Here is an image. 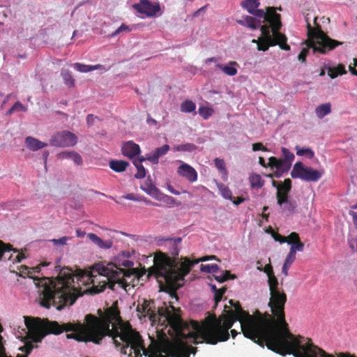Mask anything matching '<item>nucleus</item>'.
<instances>
[{
	"label": "nucleus",
	"mask_w": 357,
	"mask_h": 357,
	"mask_svg": "<svg viewBox=\"0 0 357 357\" xmlns=\"http://www.w3.org/2000/svg\"><path fill=\"white\" fill-rule=\"evenodd\" d=\"M199 114L204 119H207L211 115V110L207 107H200Z\"/></svg>",
	"instance_id": "a18cd8bd"
},
{
	"label": "nucleus",
	"mask_w": 357,
	"mask_h": 357,
	"mask_svg": "<svg viewBox=\"0 0 357 357\" xmlns=\"http://www.w3.org/2000/svg\"><path fill=\"white\" fill-rule=\"evenodd\" d=\"M197 149V146L192 143H185L174 146L173 149L176 151L192 152Z\"/></svg>",
	"instance_id": "c756f323"
},
{
	"label": "nucleus",
	"mask_w": 357,
	"mask_h": 357,
	"mask_svg": "<svg viewBox=\"0 0 357 357\" xmlns=\"http://www.w3.org/2000/svg\"><path fill=\"white\" fill-rule=\"evenodd\" d=\"M131 31H132V29L129 26H128L125 24H122L116 31H114L113 33L109 34V37L114 38L122 33H128Z\"/></svg>",
	"instance_id": "79ce46f5"
},
{
	"label": "nucleus",
	"mask_w": 357,
	"mask_h": 357,
	"mask_svg": "<svg viewBox=\"0 0 357 357\" xmlns=\"http://www.w3.org/2000/svg\"><path fill=\"white\" fill-rule=\"evenodd\" d=\"M331 112V107L330 103H325L319 105L316 109L315 113L318 118L322 119Z\"/></svg>",
	"instance_id": "393cba45"
},
{
	"label": "nucleus",
	"mask_w": 357,
	"mask_h": 357,
	"mask_svg": "<svg viewBox=\"0 0 357 357\" xmlns=\"http://www.w3.org/2000/svg\"><path fill=\"white\" fill-rule=\"evenodd\" d=\"M264 36L265 38V41H264L263 43H258L257 50L259 51H264V52L267 51L270 46H273L275 45H279L280 48L284 50H290V46L287 44V39L284 42L279 41L276 39H274L272 41H269V40H268L267 38L265 36Z\"/></svg>",
	"instance_id": "4468645a"
},
{
	"label": "nucleus",
	"mask_w": 357,
	"mask_h": 357,
	"mask_svg": "<svg viewBox=\"0 0 357 357\" xmlns=\"http://www.w3.org/2000/svg\"><path fill=\"white\" fill-rule=\"evenodd\" d=\"M200 270L202 272L207 273H217L219 271V266L215 264H202Z\"/></svg>",
	"instance_id": "4c0bfd02"
},
{
	"label": "nucleus",
	"mask_w": 357,
	"mask_h": 357,
	"mask_svg": "<svg viewBox=\"0 0 357 357\" xmlns=\"http://www.w3.org/2000/svg\"><path fill=\"white\" fill-rule=\"evenodd\" d=\"M249 13L257 17L263 18L268 22V25L261 26V33L268 40L272 41L276 39L284 42L287 40L286 36L279 31L282 26L280 15L276 13L273 8H268L267 13L262 9L256 8L252 10V13Z\"/></svg>",
	"instance_id": "20e7f679"
},
{
	"label": "nucleus",
	"mask_w": 357,
	"mask_h": 357,
	"mask_svg": "<svg viewBox=\"0 0 357 357\" xmlns=\"http://www.w3.org/2000/svg\"><path fill=\"white\" fill-rule=\"evenodd\" d=\"M25 144L26 147L32 151H36L47 146V143L43 142L31 136L25 138Z\"/></svg>",
	"instance_id": "f3484780"
},
{
	"label": "nucleus",
	"mask_w": 357,
	"mask_h": 357,
	"mask_svg": "<svg viewBox=\"0 0 357 357\" xmlns=\"http://www.w3.org/2000/svg\"><path fill=\"white\" fill-rule=\"evenodd\" d=\"M259 150H261L263 151H269L267 148L264 146L262 143L258 142V143H255L252 144V151H259Z\"/></svg>",
	"instance_id": "603ef678"
},
{
	"label": "nucleus",
	"mask_w": 357,
	"mask_h": 357,
	"mask_svg": "<svg viewBox=\"0 0 357 357\" xmlns=\"http://www.w3.org/2000/svg\"><path fill=\"white\" fill-rule=\"evenodd\" d=\"M211 291L214 294V301L216 303H218L220 301H221L223 294H225V289H218L215 284H211Z\"/></svg>",
	"instance_id": "ea45409f"
},
{
	"label": "nucleus",
	"mask_w": 357,
	"mask_h": 357,
	"mask_svg": "<svg viewBox=\"0 0 357 357\" xmlns=\"http://www.w3.org/2000/svg\"><path fill=\"white\" fill-rule=\"evenodd\" d=\"M73 153H74V151H62V152L59 153L57 155V157H58V158H59V159H71V158H72V155H73Z\"/></svg>",
	"instance_id": "09e8293b"
},
{
	"label": "nucleus",
	"mask_w": 357,
	"mask_h": 357,
	"mask_svg": "<svg viewBox=\"0 0 357 357\" xmlns=\"http://www.w3.org/2000/svg\"><path fill=\"white\" fill-rule=\"evenodd\" d=\"M259 163L260 164V165H261L264 167H270V166L268 165L269 161L268 162H266V161L263 157L259 158Z\"/></svg>",
	"instance_id": "680f3d73"
},
{
	"label": "nucleus",
	"mask_w": 357,
	"mask_h": 357,
	"mask_svg": "<svg viewBox=\"0 0 357 357\" xmlns=\"http://www.w3.org/2000/svg\"><path fill=\"white\" fill-rule=\"evenodd\" d=\"M249 180L252 188H260L264 185V181H262L261 176L259 174H253L250 175Z\"/></svg>",
	"instance_id": "7c9ffc66"
},
{
	"label": "nucleus",
	"mask_w": 357,
	"mask_h": 357,
	"mask_svg": "<svg viewBox=\"0 0 357 357\" xmlns=\"http://www.w3.org/2000/svg\"><path fill=\"white\" fill-rule=\"evenodd\" d=\"M122 197L126 199L136 201V202L144 201L148 204H151V205H153L155 206H160V205L156 202H152L150 200H147L145 198L142 199L133 193L127 194V195L123 196Z\"/></svg>",
	"instance_id": "473e14b6"
},
{
	"label": "nucleus",
	"mask_w": 357,
	"mask_h": 357,
	"mask_svg": "<svg viewBox=\"0 0 357 357\" xmlns=\"http://www.w3.org/2000/svg\"><path fill=\"white\" fill-rule=\"evenodd\" d=\"M304 250V243L301 242L300 241L298 242H294L291 244V248L289 252L294 254H296L297 251L302 252Z\"/></svg>",
	"instance_id": "37998d69"
},
{
	"label": "nucleus",
	"mask_w": 357,
	"mask_h": 357,
	"mask_svg": "<svg viewBox=\"0 0 357 357\" xmlns=\"http://www.w3.org/2000/svg\"><path fill=\"white\" fill-rule=\"evenodd\" d=\"M281 151L282 158H269L268 165L271 169H275L274 176L277 178L282 176L289 170L295 158L294 154L285 147H282Z\"/></svg>",
	"instance_id": "0eeeda50"
},
{
	"label": "nucleus",
	"mask_w": 357,
	"mask_h": 357,
	"mask_svg": "<svg viewBox=\"0 0 357 357\" xmlns=\"http://www.w3.org/2000/svg\"><path fill=\"white\" fill-rule=\"evenodd\" d=\"M216 259L215 255L205 256L194 261L190 260L188 257H182L180 261H172L167 257L165 259V264L162 268V275L168 280H174L176 279L184 280V277L190 271L192 267L201 261Z\"/></svg>",
	"instance_id": "7ed1b4c3"
},
{
	"label": "nucleus",
	"mask_w": 357,
	"mask_h": 357,
	"mask_svg": "<svg viewBox=\"0 0 357 357\" xmlns=\"http://www.w3.org/2000/svg\"><path fill=\"white\" fill-rule=\"evenodd\" d=\"M229 64L230 66H224L220 63H218L216 66L226 75L234 76L237 74V69L234 67L235 66H237V63L235 61H231Z\"/></svg>",
	"instance_id": "5701e85b"
},
{
	"label": "nucleus",
	"mask_w": 357,
	"mask_h": 357,
	"mask_svg": "<svg viewBox=\"0 0 357 357\" xmlns=\"http://www.w3.org/2000/svg\"><path fill=\"white\" fill-rule=\"evenodd\" d=\"M277 202L283 212L287 213L288 214L294 213L298 206L296 202L289 199V197L277 199Z\"/></svg>",
	"instance_id": "dca6fc26"
},
{
	"label": "nucleus",
	"mask_w": 357,
	"mask_h": 357,
	"mask_svg": "<svg viewBox=\"0 0 357 357\" xmlns=\"http://www.w3.org/2000/svg\"><path fill=\"white\" fill-rule=\"evenodd\" d=\"M169 149L170 146L168 144H164L156 148L153 152L146 154L145 157H142L141 161L149 160L151 164L157 165L159 162V158L166 155Z\"/></svg>",
	"instance_id": "f8f14e48"
},
{
	"label": "nucleus",
	"mask_w": 357,
	"mask_h": 357,
	"mask_svg": "<svg viewBox=\"0 0 357 357\" xmlns=\"http://www.w3.org/2000/svg\"><path fill=\"white\" fill-rule=\"evenodd\" d=\"M121 265L125 266V267H131L133 265V262L130 261V260H128V259H125L121 263Z\"/></svg>",
	"instance_id": "69168bd1"
},
{
	"label": "nucleus",
	"mask_w": 357,
	"mask_h": 357,
	"mask_svg": "<svg viewBox=\"0 0 357 357\" xmlns=\"http://www.w3.org/2000/svg\"><path fill=\"white\" fill-rule=\"evenodd\" d=\"M244 22L245 26H248L252 29H257L261 24V20H257L253 17L246 15L244 17Z\"/></svg>",
	"instance_id": "2f4dec72"
},
{
	"label": "nucleus",
	"mask_w": 357,
	"mask_h": 357,
	"mask_svg": "<svg viewBox=\"0 0 357 357\" xmlns=\"http://www.w3.org/2000/svg\"><path fill=\"white\" fill-rule=\"evenodd\" d=\"M259 5V0H245L241 3V6L248 13H252V10L257 8Z\"/></svg>",
	"instance_id": "cd10ccee"
},
{
	"label": "nucleus",
	"mask_w": 357,
	"mask_h": 357,
	"mask_svg": "<svg viewBox=\"0 0 357 357\" xmlns=\"http://www.w3.org/2000/svg\"><path fill=\"white\" fill-rule=\"evenodd\" d=\"M349 214L352 217L354 224L355 227L357 228V211L350 210L349 211Z\"/></svg>",
	"instance_id": "4d7b16f0"
},
{
	"label": "nucleus",
	"mask_w": 357,
	"mask_h": 357,
	"mask_svg": "<svg viewBox=\"0 0 357 357\" xmlns=\"http://www.w3.org/2000/svg\"><path fill=\"white\" fill-rule=\"evenodd\" d=\"M291 189V180L286 178L282 183L280 184L278 190L276 192V198L289 197V193Z\"/></svg>",
	"instance_id": "6ab92c4d"
},
{
	"label": "nucleus",
	"mask_w": 357,
	"mask_h": 357,
	"mask_svg": "<svg viewBox=\"0 0 357 357\" xmlns=\"http://www.w3.org/2000/svg\"><path fill=\"white\" fill-rule=\"evenodd\" d=\"M326 69L328 71V75L331 79H335L338 75L347 74L345 66L343 64H338L336 66H327Z\"/></svg>",
	"instance_id": "aec40b11"
},
{
	"label": "nucleus",
	"mask_w": 357,
	"mask_h": 357,
	"mask_svg": "<svg viewBox=\"0 0 357 357\" xmlns=\"http://www.w3.org/2000/svg\"><path fill=\"white\" fill-rule=\"evenodd\" d=\"M230 273L228 272V271H225L222 273H221L220 275H215V280L219 282H225V280L229 279L230 278Z\"/></svg>",
	"instance_id": "de8ad7c7"
},
{
	"label": "nucleus",
	"mask_w": 357,
	"mask_h": 357,
	"mask_svg": "<svg viewBox=\"0 0 357 357\" xmlns=\"http://www.w3.org/2000/svg\"><path fill=\"white\" fill-rule=\"evenodd\" d=\"M164 196L165 194L161 192L158 188H156L155 192H154V193L151 195V197L160 202H162Z\"/></svg>",
	"instance_id": "3c124183"
},
{
	"label": "nucleus",
	"mask_w": 357,
	"mask_h": 357,
	"mask_svg": "<svg viewBox=\"0 0 357 357\" xmlns=\"http://www.w3.org/2000/svg\"><path fill=\"white\" fill-rule=\"evenodd\" d=\"M162 202L166 204L168 207H172L174 205L179 206L181 204L180 202H176V199L169 195H165L163 197Z\"/></svg>",
	"instance_id": "c03bdc74"
},
{
	"label": "nucleus",
	"mask_w": 357,
	"mask_h": 357,
	"mask_svg": "<svg viewBox=\"0 0 357 357\" xmlns=\"http://www.w3.org/2000/svg\"><path fill=\"white\" fill-rule=\"evenodd\" d=\"M244 199L241 197L235 198L234 200L232 199L233 204L238 206L240 204L243 203Z\"/></svg>",
	"instance_id": "774afa93"
},
{
	"label": "nucleus",
	"mask_w": 357,
	"mask_h": 357,
	"mask_svg": "<svg viewBox=\"0 0 357 357\" xmlns=\"http://www.w3.org/2000/svg\"><path fill=\"white\" fill-rule=\"evenodd\" d=\"M205 10H206V6H203V7L200 8L196 12H195L194 16L195 17L199 16L200 15L204 13Z\"/></svg>",
	"instance_id": "0e129e2a"
},
{
	"label": "nucleus",
	"mask_w": 357,
	"mask_h": 357,
	"mask_svg": "<svg viewBox=\"0 0 357 357\" xmlns=\"http://www.w3.org/2000/svg\"><path fill=\"white\" fill-rule=\"evenodd\" d=\"M181 242L182 238L181 237H176V238H158L156 239V243L157 245L162 248L164 250H165L167 254L172 255L174 257V258H171L169 256L163 255L162 258L161 259L159 264H158V268H159V274L160 276L164 278V279L169 283H174L177 282L182 281V279H176L174 280H170L167 279L162 273V268L163 265L165 264V258L168 257L172 261H180V259L182 258H176L179 254L181 248Z\"/></svg>",
	"instance_id": "423d86ee"
},
{
	"label": "nucleus",
	"mask_w": 357,
	"mask_h": 357,
	"mask_svg": "<svg viewBox=\"0 0 357 357\" xmlns=\"http://www.w3.org/2000/svg\"><path fill=\"white\" fill-rule=\"evenodd\" d=\"M178 174L185 177L190 182H195L197 179V174L195 169L187 163L183 162L178 168Z\"/></svg>",
	"instance_id": "ddd939ff"
},
{
	"label": "nucleus",
	"mask_w": 357,
	"mask_h": 357,
	"mask_svg": "<svg viewBox=\"0 0 357 357\" xmlns=\"http://www.w3.org/2000/svg\"><path fill=\"white\" fill-rule=\"evenodd\" d=\"M129 163L124 160H111L109 167L116 172H122L125 171Z\"/></svg>",
	"instance_id": "b1692460"
},
{
	"label": "nucleus",
	"mask_w": 357,
	"mask_h": 357,
	"mask_svg": "<svg viewBox=\"0 0 357 357\" xmlns=\"http://www.w3.org/2000/svg\"><path fill=\"white\" fill-rule=\"evenodd\" d=\"M179 333L182 340H176L171 346L169 355L171 357H190V354L195 355L197 352V349L188 344L186 341L188 337L183 333Z\"/></svg>",
	"instance_id": "1a4fd4ad"
},
{
	"label": "nucleus",
	"mask_w": 357,
	"mask_h": 357,
	"mask_svg": "<svg viewBox=\"0 0 357 357\" xmlns=\"http://www.w3.org/2000/svg\"><path fill=\"white\" fill-rule=\"evenodd\" d=\"M307 34L310 39V46L313 48L314 52L326 54L327 52L342 45L341 42L328 37L319 27L313 28L310 23H307Z\"/></svg>",
	"instance_id": "39448f33"
},
{
	"label": "nucleus",
	"mask_w": 357,
	"mask_h": 357,
	"mask_svg": "<svg viewBox=\"0 0 357 357\" xmlns=\"http://www.w3.org/2000/svg\"><path fill=\"white\" fill-rule=\"evenodd\" d=\"M156 188H157L152 183L149 178L141 185V189L150 196L155 192Z\"/></svg>",
	"instance_id": "c85d7f7f"
},
{
	"label": "nucleus",
	"mask_w": 357,
	"mask_h": 357,
	"mask_svg": "<svg viewBox=\"0 0 357 357\" xmlns=\"http://www.w3.org/2000/svg\"><path fill=\"white\" fill-rule=\"evenodd\" d=\"M121 151L124 156L132 158L139 154L140 148L138 144L129 141L122 146Z\"/></svg>",
	"instance_id": "2eb2a0df"
},
{
	"label": "nucleus",
	"mask_w": 357,
	"mask_h": 357,
	"mask_svg": "<svg viewBox=\"0 0 357 357\" xmlns=\"http://www.w3.org/2000/svg\"><path fill=\"white\" fill-rule=\"evenodd\" d=\"M141 158L139 160H134L133 163L137 168V173L135 174L136 178H143L146 176V169L142 165Z\"/></svg>",
	"instance_id": "72a5a7b5"
},
{
	"label": "nucleus",
	"mask_w": 357,
	"mask_h": 357,
	"mask_svg": "<svg viewBox=\"0 0 357 357\" xmlns=\"http://www.w3.org/2000/svg\"><path fill=\"white\" fill-rule=\"evenodd\" d=\"M323 174V170H317L311 167L305 166L301 162H296L291 172L293 178H300L307 182H317L322 177Z\"/></svg>",
	"instance_id": "6e6552de"
},
{
	"label": "nucleus",
	"mask_w": 357,
	"mask_h": 357,
	"mask_svg": "<svg viewBox=\"0 0 357 357\" xmlns=\"http://www.w3.org/2000/svg\"><path fill=\"white\" fill-rule=\"evenodd\" d=\"M264 271L268 276L270 301L272 315L257 312L251 315L243 310L238 303L230 300L234 309H229L227 314L211 322L192 321V339L194 344L205 342L216 344L229 337V330L234 322L238 321L244 336L262 347L266 344L280 355L292 354L295 357H356L347 353H340L337 356L326 353L315 346L308 338L294 335L289 329L284 318V305L287 296L278 287V282L272 267L266 266Z\"/></svg>",
	"instance_id": "f257e3e1"
},
{
	"label": "nucleus",
	"mask_w": 357,
	"mask_h": 357,
	"mask_svg": "<svg viewBox=\"0 0 357 357\" xmlns=\"http://www.w3.org/2000/svg\"><path fill=\"white\" fill-rule=\"evenodd\" d=\"M215 165L217 167V169L220 172H225V165L223 160L220 158H215L214 160Z\"/></svg>",
	"instance_id": "49530a36"
},
{
	"label": "nucleus",
	"mask_w": 357,
	"mask_h": 357,
	"mask_svg": "<svg viewBox=\"0 0 357 357\" xmlns=\"http://www.w3.org/2000/svg\"><path fill=\"white\" fill-rule=\"evenodd\" d=\"M289 240L287 239V242L288 244H292V243L299 241V236L296 232H292L289 236Z\"/></svg>",
	"instance_id": "8fccbe9b"
},
{
	"label": "nucleus",
	"mask_w": 357,
	"mask_h": 357,
	"mask_svg": "<svg viewBox=\"0 0 357 357\" xmlns=\"http://www.w3.org/2000/svg\"><path fill=\"white\" fill-rule=\"evenodd\" d=\"M133 8L139 13L146 17H153L160 10L159 4H153L149 0H139V2L132 5Z\"/></svg>",
	"instance_id": "9b49d317"
},
{
	"label": "nucleus",
	"mask_w": 357,
	"mask_h": 357,
	"mask_svg": "<svg viewBox=\"0 0 357 357\" xmlns=\"http://www.w3.org/2000/svg\"><path fill=\"white\" fill-rule=\"evenodd\" d=\"M168 324L175 331H178L183 326V321L177 314H170L168 313L166 316Z\"/></svg>",
	"instance_id": "412c9836"
},
{
	"label": "nucleus",
	"mask_w": 357,
	"mask_h": 357,
	"mask_svg": "<svg viewBox=\"0 0 357 357\" xmlns=\"http://www.w3.org/2000/svg\"><path fill=\"white\" fill-rule=\"evenodd\" d=\"M307 51L305 50H303L301 52L298 54V59L301 62H304L305 61V57L307 56Z\"/></svg>",
	"instance_id": "bf43d9fd"
},
{
	"label": "nucleus",
	"mask_w": 357,
	"mask_h": 357,
	"mask_svg": "<svg viewBox=\"0 0 357 357\" xmlns=\"http://www.w3.org/2000/svg\"><path fill=\"white\" fill-rule=\"evenodd\" d=\"M274 238L276 241H279L280 243H286L287 242V238L286 237L284 236H282L280 234H277L276 236H274Z\"/></svg>",
	"instance_id": "052dcab7"
},
{
	"label": "nucleus",
	"mask_w": 357,
	"mask_h": 357,
	"mask_svg": "<svg viewBox=\"0 0 357 357\" xmlns=\"http://www.w3.org/2000/svg\"><path fill=\"white\" fill-rule=\"evenodd\" d=\"M137 311L144 317H148L151 320L155 321L156 314L152 311L148 305H142L137 306Z\"/></svg>",
	"instance_id": "bb28decb"
},
{
	"label": "nucleus",
	"mask_w": 357,
	"mask_h": 357,
	"mask_svg": "<svg viewBox=\"0 0 357 357\" xmlns=\"http://www.w3.org/2000/svg\"><path fill=\"white\" fill-rule=\"evenodd\" d=\"M77 142V136L67 130L59 131L54 133L50 139L51 146L56 147H70L75 146Z\"/></svg>",
	"instance_id": "9d476101"
},
{
	"label": "nucleus",
	"mask_w": 357,
	"mask_h": 357,
	"mask_svg": "<svg viewBox=\"0 0 357 357\" xmlns=\"http://www.w3.org/2000/svg\"><path fill=\"white\" fill-rule=\"evenodd\" d=\"M97 117L93 116V114H89L87 116H86V123L88 124L89 126H91L93 123H94V120L96 119Z\"/></svg>",
	"instance_id": "13d9d810"
},
{
	"label": "nucleus",
	"mask_w": 357,
	"mask_h": 357,
	"mask_svg": "<svg viewBox=\"0 0 357 357\" xmlns=\"http://www.w3.org/2000/svg\"><path fill=\"white\" fill-rule=\"evenodd\" d=\"M76 235L77 237L82 238L86 235V232L80 229H77Z\"/></svg>",
	"instance_id": "338daca9"
},
{
	"label": "nucleus",
	"mask_w": 357,
	"mask_h": 357,
	"mask_svg": "<svg viewBox=\"0 0 357 357\" xmlns=\"http://www.w3.org/2000/svg\"><path fill=\"white\" fill-rule=\"evenodd\" d=\"M13 107L15 112H26L27 110V108L19 101L16 102Z\"/></svg>",
	"instance_id": "864d4df0"
},
{
	"label": "nucleus",
	"mask_w": 357,
	"mask_h": 357,
	"mask_svg": "<svg viewBox=\"0 0 357 357\" xmlns=\"http://www.w3.org/2000/svg\"><path fill=\"white\" fill-rule=\"evenodd\" d=\"M71 160H73L76 165H81L82 163V158L81 155L75 151H74Z\"/></svg>",
	"instance_id": "5fc2aeb1"
},
{
	"label": "nucleus",
	"mask_w": 357,
	"mask_h": 357,
	"mask_svg": "<svg viewBox=\"0 0 357 357\" xmlns=\"http://www.w3.org/2000/svg\"><path fill=\"white\" fill-rule=\"evenodd\" d=\"M196 105L192 100H186L181 105V111L185 113H190L195 110Z\"/></svg>",
	"instance_id": "e433bc0d"
},
{
	"label": "nucleus",
	"mask_w": 357,
	"mask_h": 357,
	"mask_svg": "<svg viewBox=\"0 0 357 357\" xmlns=\"http://www.w3.org/2000/svg\"><path fill=\"white\" fill-rule=\"evenodd\" d=\"M13 250L10 245L4 243L0 240V261L10 260L12 254L10 252Z\"/></svg>",
	"instance_id": "4be33fe9"
},
{
	"label": "nucleus",
	"mask_w": 357,
	"mask_h": 357,
	"mask_svg": "<svg viewBox=\"0 0 357 357\" xmlns=\"http://www.w3.org/2000/svg\"><path fill=\"white\" fill-rule=\"evenodd\" d=\"M295 259L296 255L289 252L287 256L286 257L284 263L291 266Z\"/></svg>",
	"instance_id": "6e6d98bb"
},
{
	"label": "nucleus",
	"mask_w": 357,
	"mask_h": 357,
	"mask_svg": "<svg viewBox=\"0 0 357 357\" xmlns=\"http://www.w3.org/2000/svg\"><path fill=\"white\" fill-rule=\"evenodd\" d=\"M87 237L90 239L91 242H93L95 245H96L100 249L107 250L112 248V241H103L99 236L93 233H89L87 234Z\"/></svg>",
	"instance_id": "a211bd4d"
},
{
	"label": "nucleus",
	"mask_w": 357,
	"mask_h": 357,
	"mask_svg": "<svg viewBox=\"0 0 357 357\" xmlns=\"http://www.w3.org/2000/svg\"><path fill=\"white\" fill-rule=\"evenodd\" d=\"M61 75L66 85L72 86L74 85V79L69 70H62Z\"/></svg>",
	"instance_id": "58836bf2"
},
{
	"label": "nucleus",
	"mask_w": 357,
	"mask_h": 357,
	"mask_svg": "<svg viewBox=\"0 0 357 357\" xmlns=\"http://www.w3.org/2000/svg\"><path fill=\"white\" fill-rule=\"evenodd\" d=\"M73 66L75 70L81 73H88L92 70L99 69L101 67L100 65L91 66L79 63H75L73 65Z\"/></svg>",
	"instance_id": "a878e982"
},
{
	"label": "nucleus",
	"mask_w": 357,
	"mask_h": 357,
	"mask_svg": "<svg viewBox=\"0 0 357 357\" xmlns=\"http://www.w3.org/2000/svg\"><path fill=\"white\" fill-rule=\"evenodd\" d=\"M218 188L220 192V195L226 199L232 200L233 196L232 192L229 188L223 183H218Z\"/></svg>",
	"instance_id": "f704fd0d"
},
{
	"label": "nucleus",
	"mask_w": 357,
	"mask_h": 357,
	"mask_svg": "<svg viewBox=\"0 0 357 357\" xmlns=\"http://www.w3.org/2000/svg\"><path fill=\"white\" fill-rule=\"evenodd\" d=\"M290 266H291L290 265H288V264L284 263V264L282 266V272L284 275H288V270L290 268Z\"/></svg>",
	"instance_id": "e2e57ef3"
},
{
	"label": "nucleus",
	"mask_w": 357,
	"mask_h": 357,
	"mask_svg": "<svg viewBox=\"0 0 357 357\" xmlns=\"http://www.w3.org/2000/svg\"><path fill=\"white\" fill-rule=\"evenodd\" d=\"M54 268L58 273L54 281L47 277L34 278L35 284L39 288V302L46 308L54 306L61 310L72 305L84 292L98 294L107 285L113 289L115 280L126 291L135 286L121 279V275H125L123 270L112 263L106 266L101 263L95 264L88 273L81 277L75 275L68 268H61L59 266Z\"/></svg>",
	"instance_id": "f03ea898"
},
{
	"label": "nucleus",
	"mask_w": 357,
	"mask_h": 357,
	"mask_svg": "<svg viewBox=\"0 0 357 357\" xmlns=\"http://www.w3.org/2000/svg\"><path fill=\"white\" fill-rule=\"evenodd\" d=\"M72 237L70 236H63L59 238H52L49 240L50 242L52 243L54 246L59 247L67 245V243L69 240H70Z\"/></svg>",
	"instance_id": "a19ab883"
},
{
	"label": "nucleus",
	"mask_w": 357,
	"mask_h": 357,
	"mask_svg": "<svg viewBox=\"0 0 357 357\" xmlns=\"http://www.w3.org/2000/svg\"><path fill=\"white\" fill-rule=\"evenodd\" d=\"M296 154L299 156H305L307 158H312L314 155V151L310 148H301L296 146L295 148Z\"/></svg>",
	"instance_id": "c9c22d12"
}]
</instances>
